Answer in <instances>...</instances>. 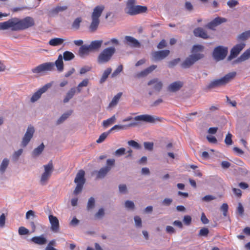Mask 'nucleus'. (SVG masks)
Wrapping results in <instances>:
<instances>
[{"mask_svg": "<svg viewBox=\"0 0 250 250\" xmlns=\"http://www.w3.org/2000/svg\"><path fill=\"white\" fill-rule=\"evenodd\" d=\"M148 85H152V88L155 91L159 92L163 87V83L157 78H154L149 81L147 83Z\"/></svg>", "mask_w": 250, "mask_h": 250, "instance_id": "a211bd4d", "label": "nucleus"}, {"mask_svg": "<svg viewBox=\"0 0 250 250\" xmlns=\"http://www.w3.org/2000/svg\"><path fill=\"white\" fill-rule=\"evenodd\" d=\"M127 144L129 146H132L133 147L139 149L141 148L140 145L136 141L134 140H130L128 141Z\"/></svg>", "mask_w": 250, "mask_h": 250, "instance_id": "a18cd8bd", "label": "nucleus"}, {"mask_svg": "<svg viewBox=\"0 0 250 250\" xmlns=\"http://www.w3.org/2000/svg\"><path fill=\"white\" fill-rule=\"evenodd\" d=\"M250 58V47L246 50L239 58L235 61L237 62H241L248 60Z\"/></svg>", "mask_w": 250, "mask_h": 250, "instance_id": "a878e982", "label": "nucleus"}, {"mask_svg": "<svg viewBox=\"0 0 250 250\" xmlns=\"http://www.w3.org/2000/svg\"><path fill=\"white\" fill-rule=\"evenodd\" d=\"M64 40L62 38H55L51 39L49 42V44L53 46H56L61 45L63 43Z\"/></svg>", "mask_w": 250, "mask_h": 250, "instance_id": "c756f323", "label": "nucleus"}, {"mask_svg": "<svg viewBox=\"0 0 250 250\" xmlns=\"http://www.w3.org/2000/svg\"><path fill=\"white\" fill-rule=\"evenodd\" d=\"M153 143L145 142L144 143V146L145 149L148 150H152L153 148Z\"/></svg>", "mask_w": 250, "mask_h": 250, "instance_id": "3c124183", "label": "nucleus"}, {"mask_svg": "<svg viewBox=\"0 0 250 250\" xmlns=\"http://www.w3.org/2000/svg\"><path fill=\"white\" fill-rule=\"evenodd\" d=\"M122 95V92L118 93L116 95H115L112 99L111 102L109 103L108 107H113L116 106L118 103L119 100L120 99L121 96Z\"/></svg>", "mask_w": 250, "mask_h": 250, "instance_id": "c85d7f7f", "label": "nucleus"}, {"mask_svg": "<svg viewBox=\"0 0 250 250\" xmlns=\"http://www.w3.org/2000/svg\"><path fill=\"white\" fill-rule=\"evenodd\" d=\"M75 58V55L72 52L66 51L63 53L62 59L64 60V61H68L73 60Z\"/></svg>", "mask_w": 250, "mask_h": 250, "instance_id": "72a5a7b5", "label": "nucleus"}, {"mask_svg": "<svg viewBox=\"0 0 250 250\" xmlns=\"http://www.w3.org/2000/svg\"><path fill=\"white\" fill-rule=\"evenodd\" d=\"M215 198H216L215 197H214L212 195H206V196L203 197L202 198V200L203 201L208 202L211 200L215 199Z\"/></svg>", "mask_w": 250, "mask_h": 250, "instance_id": "13d9d810", "label": "nucleus"}, {"mask_svg": "<svg viewBox=\"0 0 250 250\" xmlns=\"http://www.w3.org/2000/svg\"><path fill=\"white\" fill-rule=\"evenodd\" d=\"M136 125V123L135 122L130 123L128 125H115L114 126H113L112 128L109 130V132H111L112 131L117 129V130H123V129H125L128 127H132Z\"/></svg>", "mask_w": 250, "mask_h": 250, "instance_id": "393cba45", "label": "nucleus"}, {"mask_svg": "<svg viewBox=\"0 0 250 250\" xmlns=\"http://www.w3.org/2000/svg\"><path fill=\"white\" fill-rule=\"evenodd\" d=\"M18 232L20 235H23L28 234L29 230L24 227H21L19 228Z\"/></svg>", "mask_w": 250, "mask_h": 250, "instance_id": "8fccbe9b", "label": "nucleus"}, {"mask_svg": "<svg viewBox=\"0 0 250 250\" xmlns=\"http://www.w3.org/2000/svg\"><path fill=\"white\" fill-rule=\"evenodd\" d=\"M245 45L246 44L245 43L241 42L233 46L230 51V54L228 57V60H231L237 57L241 51L245 47Z\"/></svg>", "mask_w": 250, "mask_h": 250, "instance_id": "f8f14e48", "label": "nucleus"}, {"mask_svg": "<svg viewBox=\"0 0 250 250\" xmlns=\"http://www.w3.org/2000/svg\"><path fill=\"white\" fill-rule=\"evenodd\" d=\"M34 24V20L31 17H26L23 19L14 18L0 22V29H10L13 31H21L32 27Z\"/></svg>", "mask_w": 250, "mask_h": 250, "instance_id": "f257e3e1", "label": "nucleus"}, {"mask_svg": "<svg viewBox=\"0 0 250 250\" xmlns=\"http://www.w3.org/2000/svg\"><path fill=\"white\" fill-rule=\"evenodd\" d=\"M180 60L179 58L175 59L170 62L168 63V66L169 67H172L174 66L175 65H176L179 62Z\"/></svg>", "mask_w": 250, "mask_h": 250, "instance_id": "e2e57ef3", "label": "nucleus"}, {"mask_svg": "<svg viewBox=\"0 0 250 250\" xmlns=\"http://www.w3.org/2000/svg\"><path fill=\"white\" fill-rule=\"evenodd\" d=\"M31 241L35 244L42 245L46 243V239L42 235L35 236L31 238Z\"/></svg>", "mask_w": 250, "mask_h": 250, "instance_id": "bb28decb", "label": "nucleus"}, {"mask_svg": "<svg viewBox=\"0 0 250 250\" xmlns=\"http://www.w3.org/2000/svg\"><path fill=\"white\" fill-rule=\"evenodd\" d=\"M67 8V7L66 6H57L55 8L52 9L50 11V13L53 15V14H57L60 12L66 10Z\"/></svg>", "mask_w": 250, "mask_h": 250, "instance_id": "f704fd0d", "label": "nucleus"}, {"mask_svg": "<svg viewBox=\"0 0 250 250\" xmlns=\"http://www.w3.org/2000/svg\"><path fill=\"white\" fill-rule=\"evenodd\" d=\"M194 35L197 37H200L204 39L209 38V36L207 32L202 28L198 27L195 28L193 31Z\"/></svg>", "mask_w": 250, "mask_h": 250, "instance_id": "aec40b11", "label": "nucleus"}, {"mask_svg": "<svg viewBox=\"0 0 250 250\" xmlns=\"http://www.w3.org/2000/svg\"><path fill=\"white\" fill-rule=\"evenodd\" d=\"M111 167H105L101 168L97 172V179H102L104 178L107 173L110 170Z\"/></svg>", "mask_w": 250, "mask_h": 250, "instance_id": "b1692460", "label": "nucleus"}, {"mask_svg": "<svg viewBox=\"0 0 250 250\" xmlns=\"http://www.w3.org/2000/svg\"><path fill=\"white\" fill-rule=\"evenodd\" d=\"M134 120L137 121H143L150 123H153L155 121V119L153 116L147 114L137 116L134 118Z\"/></svg>", "mask_w": 250, "mask_h": 250, "instance_id": "6ab92c4d", "label": "nucleus"}, {"mask_svg": "<svg viewBox=\"0 0 250 250\" xmlns=\"http://www.w3.org/2000/svg\"><path fill=\"white\" fill-rule=\"evenodd\" d=\"M229 206L227 204L224 203L221 207V210L223 211V215L227 216Z\"/></svg>", "mask_w": 250, "mask_h": 250, "instance_id": "09e8293b", "label": "nucleus"}, {"mask_svg": "<svg viewBox=\"0 0 250 250\" xmlns=\"http://www.w3.org/2000/svg\"><path fill=\"white\" fill-rule=\"evenodd\" d=\"M48 218L51 225V230L55 233L58 232L60 229V224L58 219L57 217L51 214L49 215Z\"/></svg>", "mask_w": 250, "mask_h": 250, "instance_id": "4468645a", "label": "nucleus"}, {"mask_svg": "<svg viewBox=\"0 0 250 250\" xmlns=\"http://www.w3.org/2000/svg\"><path fill=\"white\" fill-rule=\"evenodd\" d=\"M30 216H32L33 217H35V212L34 211H33L32 210H28L26 213V215H25V217L27 219H29L30 218Z\"/></svg>", "mask_w": 250, "mask_h": 250, "instance_id": "69168bd1", "label": "nucleus"}, {"mask_svg": "<svg viewBox=\"0 0 250 250\" xmlns=\"http://www.w3.org/2000/svg\"><path fill=\"white\" fill-rule=\"evenodd\" d=\"M166 42L164 40H162L158 44L157 48L159 49H162L166 46Z\"/></svg>", "mask_w": 250, "mask_h": 250, "instance_id": "774afa93", "label": "nucleus"}, {"mask_svg": "<svg viewBox=\"0 0 250 250\" xmlns=\"http://www.w3.org/2000/svg\"><path fill=\"white\" fill-rule=\"evenodd\" d=\"M231 137H232V135L230 133H229L227 135L225 140V143L227 145H231L232 144V141L231 139Z\"/></svg>", "mask_w": 250, "mask_h": 250, "instance_id": "6e6d98bb", "label": "nucleus"}, {"mask_svg": "<svg viewBox=\"0 0 250 250\" xmlns=\"http://www.w3.org/2000/svg\"><path fill=\"white\" fill-rule=\"evenodd\" d=\"M9 160L6 158L4 159L1 164V165L0 166V171L2 173H3L7 168Z\"/></svg>", "mask_w": 250, "mask_h": 250, "instance_id": "a19ab883", "label": "nucleus"}, {"mask_svg": "<svg viewBox=\"0 0 250 250\" xmlns=\"http://www.w3.org/2000/svg\"><path fill=\"white\" fill-rule=\"evenodd\" d=\"M5 216L3 213H2L0 216V227H3L5 225Z\"/></svg>", "mask_w": 250, "mask_h": 250, "instance_id": "338daca9", "label": "nucleus"}, {"mask_svg": "<svg viewBox=\"0 0 250 250\" xmlns=\"http://www.w3.org/2000/svg\"><path fill=\"white\" fill-rule=\"evenodd\" d=\"M228 51L227 47L218 46L214 49L212 55L216 61H221L225 58Z\"/></svg>", "mask_w": 250, "mask_h": 250, "instance_id": "1a4fd4ad", "label": "nucleus"}, {"mask_svg": "<svg viewBox=\"0 0 250 250\" xmlns=\"http://www.w3.org/2000/svg\"><path fill=\"white\" fill-rule=\"evenodd\" d=\"M170 53L168 50L155 51L152 53V57L155 61L161 60L167 57Z\"/></svg>", "mask_w": 250, "mask_h": 250, "instance_id": "f3484780", "label": "nucleus"}, {"mask_svg": "<svg viewBox=\"0 0 250 250\" xmlns=\"http://www.w3.org/2000/svg\"><path fill=\"white\" fill-rule=\"evenodd\" d=\"M125 149L124 147H121L117 150H116L115 152V155L117 156H120L124 155L125 153Z\"/></svg>", "mask_w": 250, "mask_h": 250, "instance_id": "864d4df0", "label": "nucleus"}, {"mask_svg": "<svg viewBox=\"0 0 250 250\" xmlns=\"http://www.w3.org/2000/svg\"><path fill=\"white\" fill-rule=\"evenodd\" d=\"M156 67V65H152L141 72L136 74L135 77L137 78L145 77L155 69Z\"/></svg>", "mask_w": 250, "mask_h": 250, "instance_id": "412c9836", "label": "nucleus"}, {"mask_svg": "<svg viewBox=\"0 0 250 250\" xmlns=\"http://www.w3.org/2000/svg\"><path fill=\"white\" fill-rule=\"evenodd\" d=\"M91 69V67L88 66H85L83 67H82L80 71V74H84L86 73V72L90 71Z\"/></svg>", "mask_w": 250, "mask_h": 250, "instance_id": "bf43d9fd", "label": "nucleus"}, {"mask_svg": "<svg viewBox=\"0 0 250 250\" xmlns=\"http://www.w3.org/2000/svg\"><path fill=\"white\" fill-rule=\"evenodd\" d=\"M104 9V6L103 5H98L94 8L91 14L92 21L89 26V30L91 32L97 30L100 22L99 18Z\"/></svg>", "mask_w": 250, "mask_h": 250, "instance_id": "7ed1b4c3", "label": "nucleus"}, {"mask_svg": "<svg viewBox=\"0 0 250 250\" xmlns=\"http://www.w3.org/2000/svg\"><path fill=\"white\" fill-rule=\"evenodd\" d=\"M116 52L114 47H109L104 49L98 55L97 62L100 64L109 62Z\"/></svg>", "mask_w": 250, "mask_h": 250, "instance_id": "39448f33", "label": "nucleus"}, {"mask_svg": "<svg viewBox=\"0 0 250 250\" xmlns=\"http://www.w3.org/2000/svg\"><path fill=\"white\" fill-rule=\"evenodd\" d=\"M192 219L189 215H185L183 218V222L186 225L188 226L191 223Z\"/></svg>", "mask_w": 250, "mask_h": 250, "instance_id": "603ef678", "label": "nucleus"}, {"mask_svg": "<svg viewBox=\"0 0 250 250\" xmlns=\"http://www.w3.org/2000/svg\"><path fill=\"white\" fill-rule=\"evenodd\" d=\"M102 43V40H95L91 42L89 46L92 51L95 50L99 49L101 47Z\"/></svg>", "mask_w": 250, "mask_h": 250, "instance_id": "cd10ccee", "label": "nucleus"}, {"mask_svg": "<svg viewBox=\"0 0 250 250\" xmlns=\"http://www.w3.org/2000/svg\"><path fill=\"white\" fill-rule=\"evenodd\" d=\"M91 51L92 50L89 45H83L80 47L78 53L81 57L83 58L88 55Z\"/></svg>", "mask_w": 250, "mask_h": 250, "instance_id": "4be33fe9", "label": "nucleus"}, {"mask_svg": "<svg viewBox=\"0 0 250 250\" xmlns=\"http://www.w3.org/2000/svg\"><path fill=\"white\" fill-rule=\"evenodd\" d=\"M95 205V200L94 198L90 197L88 201L87 208V209H90L94 208Z\"/></svg>", "mask_w": 250, "mask_h": 250, "instance_id": "de8ad7c7", "label": "nucleus"}, {"mask_svg": "<svg viewBox=\"0 0 250 250\" xmlns=\"http://www.w3.org/2000/svg\"><path fill=\"white\" fill-rule=\"evenodd\" d=\"M55 66H56L57 70L59 72H62L63 71L64 64L62 55H59L57 60L55 62H48L40 64L33 68L32 72L34 73L39 74L47 71H52L55 69Z\"/></svg>", "mask_w": 250, "mask_h": 250, "instance_id": "f03ea898", "label": "nucleus"}, {"mask_svg": "<svg viewBox=\"0 0 250 250\" xmlns=\"http://www.w3.org/2000/svg\"><path fill=\"white\" fill-rule=\"evenodd\" d=\"M201 220L204 224H207L209 222L208 219L207 218L205 214L203 212L201 214Z\"/></svg>", "mask_w": 250, "mask_h": 250, "instance_id": "0e129e2a", "label": "nucleus"}, {"mask_svg": "<svg viewBox=\"0 0 250 250\" xmlns=\"http://www.w3.org/2000/svg\"><path fill=\"white\" fill-rule=\"evenodd\" d=\"M76 92V89L75 88H72L67 93L65 97L63 99V102L64 103H67L75 95Z\"/></svg>", "mask_w": 250, "mask_h": 250, "instance_id": "7c9ffc66", "label": "nucleus"}, {"mask_svg": "<svg viewBox=\"0 0 250 250\" xmlns=\"http://www.w3.org/2000/svg\"><path fill=\"white\" fill-rule=\"evenodd\" d=\"M34 132L35 130L34 127L31 125L29 126L22 138L21 145L23 147H25L27 145L32 138Z\"/></svg>", "mask_w": 250, "mask_h": 250, "instance_id": "9b49d317", "label": "nucleus"}, {"mask_svg": "<svg viewBox=\"0 0 250 250\" xmlns=\"http://www.w3.org/2000/svg\"><path fill=\"white\" fill-rule=\"evenodd\" d=\"M89 83V80L87 79H85L82 81L78 85L77 87V90L78 93H80L81 92V87H86L88 85Z\"/></svg>", "mask_w": 250, "mask_h": 250, "instance_id": "58836bf2", "label": "nucleus"}, {"mask_svg": "<svg viewBox=\"0 0 250 250\" xmlns=\"http://www.w3.org/2000/svg\"><path fill=\"white\" fill-rule=\"evenodd\" d=\"M125 207L127 208L134 209L135 205L132 201L127 200L125 202Z\"/></svg>", "mask_w": 250, "mask_h": 250, "instance_id": "5fc2aeb1", "label": "nucleus"}, {"mask_svg": "<svg viewBox=\"0 0 250 250\" xmlns=\"http://www.w3.org/2000/svg\"><path fill=\"white\" fill-rule=\"evenodd\" d=\"M227 21L226 19L224 18L221 17H216L212 21L208 23L206 26L205 27L211 29L215 30V27L218 25L221 24L222 23L225 22Z\"/></svg>", "mask_w": 250, "mask_h": 250, "instance_id": "dca6fc26", "label": "nucleus"}, {"mask_svg": "<svg viewBox=\"0 0 250 250\" xmlns=\"http://www.w3.org/2000/svg\"><path fill=\"white\" fill-rule=\"evenodd\" d=\"M85 172L83 170H79L74 179V182L76 184V187L73 191V194L77 195L82 192L83 185L85 182L84 178Z\"/></svg>", "mask_w": 250, "mask_h": 250, "instance_id": "423d86ee", "label": "nucleus"}, {"mask_svg": "<svg viewBox=\"0 0 250 250\" xmlns=\"http://www.w3.org/2000/svg\"><path fill=\"white\" fill-rule=\"evenodd\" d=\"M124 42L125 44L132 48H139L141 47L140 42L131 36H125Z\"/></svg>", "mask_w": 250, "mask_h": 250, "instance_id": "ddd939ff", "label": "nucleus"}, {"mask_svg": "<svg viewBox=\"0 0 250 250\" xmlns=\"http://www.w3.org/2000/svg\"><path fill=\"white\" fill-rule=\"evenodd\" d=\"M119 44V42L118 39L115 38H113L110 40L109 41L106 42H104V45H108L110 44H114L116 45H118Z\"/></svg>", "mask_w": 250, "mask_h": 250, "instance_id": "c03bdc74", "label": "nucleus"}, {"mask_svg": "<svg viewBox=\"0 0 250 250\" xmlns=\"http://www.w3.org/2000/svg\"><path fill=\"white\" fill-rule=\"evenodd\" d=\"M183 83L180 81H177L171 83L167 87V90L170 92H176L179 90L182 86Z\"/></svg>", "mask_w": 250, "mask_h": 250, "instance_id": "5701e85b", "label": "nucleus"}, {"mask_svg": "<svg viewBox=\"0 0 250 250\" xmlns=\"http://www.w3.org/2000/svg\"><path fill=\"white\" fill-rule=\"evenodd\" d=\"M22 151H23V150L22 149H20L18 151H15L13 155V159H14L15 160H17L18 159V158L20 157V156L22 153Z\"/></svg>", "mask_w": 250, "mask_h": 250, "instance_id": "680f3d73", "label": "nucleus"}, {"mask_svg": "<svg viewBox=\"0 0 250 250\" xmlns=\"http://www.w3.org/2000/svg\"><path fill=\"white\" fill-rule=\"evenodd\" d=\"M50 86L51 84L50 83H47L44 85L42 88H40L37 92L33 94L32 97L31 98V102L34 103L39 100L41 97L42 94L44 93Z\"/></svg>", "mask_w": 250, "mask_h": 250, "instance_id": "2eb2a0df", "label": "nucleus"}, {"mask_svg": "<svg viewBox=\"0 0 250 250\" xmlns=\"http://www.w3.org/2000/svg\"><path fill=\"white\" fill-rule=\"evenodd\" d=\"M112 71V69L111 68H107L106 70L104 72L103 75L100 80V83H101L104 82L107 78H108L109 75L111 73Z\"/></svg>", "mask_w": 250, "mask_h": 250, "instance_id": "2f4dec72", "label": "nucleus"}, {"mask_svg": "<svg viewBox=\"0 0 250 250\" xmlns=\"http://www.w3.org/2000/svg\"><path fill=\"white\" fill-rule=\"evenodd\" d=\"M72 112V111H69L63 114L61 117L57 120V124L59 125L62 123L67 118H68V117L71 114Z\"/></svg>", "mask_w": 250, "mask_h": 250, "instance_id": "e433bc0d", "label": "nucleus"}, {"mask_svg": "<svg viewBox=\"0 0 250 250\" xmlns=\"http://www.w3.org/2000/svg\"><path fill=\"white\" fill-rule=\"evenodd\" d=\"M204 55L200 53L192 54L187 58L182 63L181 66L184 68H188L192 66L196 61L203 58Z\"/></svg>", "mask_w": 250, "mask_h": 250, "instance_id": "6e6552de", "label": "nucleus"}, {"mask_svg": "<svg viewBox=\"0 0 250 250\" xmlns=\"http://www.w3.org/2000/svg\"><path fill=\"white\" fill-rule=\"evenodd\" d=\"M238 4V1L235 0H229L227 2L228 5L230 8H233V7H235Z\"/></svg>", "mask_w": 250, "mask_h": 250, "instance_id": "052dcab7", "label": "nucleus"}, {"mask_svg": "<svg viewBox=\"0 0 250 250\" xmlns=\"http://www.w3.org/2000/svg\"><path fill=\"white\" fill-rule=\"evenodd\" d=\"M44 146L43 143L41 144L38 147L35 148L32 152V156L36 157L42 153L43 150Z\"/></svg>", "mask_w": 250, "mask_h": 250, "instance_id": "473e14b6", "label": "nucleus"}, {"mask_svg": "<svg viewBox=\"0 0 250 250\" xmlns=\"http://www.w3.org/2000/svg\"><path fill=\"white\" fill-rule=\"evenodd\" d=\"M125 12L130 15H135L138 14L146 12L147 7L144 6L132 5L125 8Z\"/></svg>", "mask_w": 250, "mask_h": 250, "instance_id": "9d476101", "label": "nucleus"}, {"mask_svg": "<svg viewBox=\"0 0 250 250\" xmlns=\"http://www.w3.org/2000/svg\"><path fill=\"white\" fill-rule=\"evenodd\" d=\"M82 21V18L80 17L76 18L72 24V28L76 30L78 29Z\"/></svg>", "mask_w": 250, "mask_h": 250, "instance_id": "79ce46f5", "label": "nucleus"}, {"mask_svg": "<svg viewBox=\"0 0 250 250\" xmlns=\"http://www.w3.org/2000/svg\"><path fill=\"white\" fill-rule=\"evenodd\" d=\"M209 232V229L207 228L204 227L199 230L198 236L199 237H207Z\"/></svg>", "mask_w": 250, "mask_h": 250, "instance_id": "ea45409f", "label": "nucleus"}, {"mask_svg": "<svg viewBox=\"0 0 250 250\" xmlns=\"http://www.w3.org/2000/svg\"><path fill=\"white\" fill-rule=\"evenodd\" d=\"M123 69V67L122 65H119L116 69L111 74V77L113 78L117 76L120 72L122 71Z\"/></svg>", "mask_w": 250, "mask_h": 250, "instance_id": "49530a36", "label": "nucleus"}, {"mask_svg": "<svg viewBox=\"0 0 250 250\" xmlns=\"http://www.w3.org/2000/svg\"><path fill=\"white\" fill-rule=\"evenodd\" d=\"M115 121H116L115 116V115H113L111 118H110L106 120H104L103 122V125L104 127H107L109 125L115 123Z\"/></svg>", "mask_w": 250, "mask_h": 250, "instance_id": "4c0bfd02", "label": "nucleus"}, {"mask_svg": "<svg viewBox=\"0 0 250 250\" xmlns=\"http://www.w3.org/2000/svg\"><path fill=\"white\" fill-rule=\"evenodd\" d=\"M109 133L110 132H109V131L103 132L97 140L96 142L98 144L102 143L107 138Z\"/></svg>", "mask_w": 250, "mask_h": 250, "instance_id": "37998d69", "label": "nucleus"}, {"mask_svg": "<svg viewBox=\"0 0 250 250\" xmlns=\"http://www.w3.org/2000/svg\"><path fill=\"white\" fill-rule=\"evenodd\" d=\"M250 37V30L247 31L240 34L237 37L238 41H245Z\"/></svg>", "mask_w": 250, "mask_h": 250, "instance_id": "c9c22d12", "label": "nucleus"}, {"mask_svg": "<svg viewBox=\"0 0 250 250\" xmlns=\"http://www.w3.org/2000/svg\"><path fill=\"white\" fill-rule=\"evenodd\" d=\"M44 171L42 174L40 182L42 185L46 184L48 180L51 175V173L53 171L54 167L52 161H50L46 165H44Z\"/></svg>", "mask_w": 250, "mask_h": 250, "instance_id": "0eeeda50", "label": "nucleus"}, {"mask_svg": "<svg viewBox=\"0 0 250 250\" xmlns=\"http://www.w3.org/2000/svg\"><path fill=\"white\" fill-rule=\"evenodd\" d=\"M236 75V73L235 72L229 73L220 79L214 80L213 81H211L208 84L207 87L208 89H211L226 85L232 80L235 77Z\"/></svg>", "mask_w": 250, "mask_h": 250, "instance_id": "20e7f679", "label": "nucleus"}, {"mask_svg": "<svg viewBox=\"0 0 250 250\" xmlns=\"http://www.w3.org/2000/svg\"><path fill=\"white\" fill-rule=\"evenodd\" d=\"M134 221L137 227L141 228L142 227V220L139 216H135L134 217Z\"/></svg>", "mask_w": 250, "mask_h": 250, "instance_id": "4d7b16f0", "label": "nucleus"}]
</instances>
